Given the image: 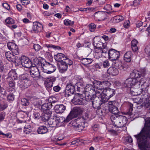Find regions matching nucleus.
Returning <instances> with one entry per match:
<instances>
[{"label":"nucleus","mask_w":150,"mask_h":150,"mask_svg":"<svg viewBox=\"0 0 150 150\" xmlns=\"http://www.w3.org/2000/svg\"><path fill=\"white\" fill-rule=\"evenodd\" d=\"M73 102L75 105H83L86 104L85 100L79 95H76L73 100Z\"/></svg>","instance_id":"nucleus-14"},{"label":"nucleus","mask_w":150,"mask_h":150,"mask_svg":"<svg viewBox=\"0 0 150 150\" xmlns=\"http://www.w3.org/2000/svg\"><path fill=\"white\" fill-rule=\"evenodd\" d=\"M56 77L54 76L49 77L46 79V81L50 82L51 83H53L56 81Z\"/></svg>","instance_id":"nucleus-50"},{"label":"nucleus","mask_w":150,"mask_h":150,"mask_svg":"<svg viewBox=\"0 0 150 150\" xmlns=\"http://www.w3.org/2000/svg\"><path fill=\"white\" fill-rule=\"evenodd\" d=\"M66 57L65 55L61 53H58L57 55L54 56L56 61L61 62L64 61Z\"/></svg>","instance_id":"nucleus-24"},{"label":"nucleus","mask_w":150,"mask_h":150,"mask_svg":"<svg viewBox=\"0 0 150 150\" xmlns=\"http://www.w3.org/2000/svg\"><path fill=\"white\" fill-rule=\"evenodd\" d=\"M103 91H102L101 93V94L100 96L99 97L98 99H99V101L96 103V106L97 108H97V113L100 115H103V106H101L103 103V95L102 93Z\"/></svg>","instance_id":"nucleus-10"},{"label":"nucleus","mask_w":150,"mask_h":150,"mask_svg":"<svg viewBox=\"0 0 150 150\" xmlns=\"http://www.w3.org/2000/svg\"><path fill=\"white\" fill-rule=\"evenodd\" d=\"M70 123L71 126L74 127L76 128H79L80 129H81V128H82L81 126H80V124L78 123L77 121L76 120L72 121Z\"/></svg>","instance_id":"nucleus-37"},{"label":"nucleus","mask_w":150,"mask_h":150,"mask_svg":"<svg viewBox=\"0 0 150 150\" xmlns=\"http://www.w3.org/2000/svg\"><path fill=\"white\" fill-rule=\"evenodd\" d=\"M110 75L115 76L117 75L119 71L116 67H110L108 70H105Z\"/></svg>","instance_id":"nucleus-22"},{"label":"nucleus","mask_w":150,"mask_h":150,"mask_svg":"<svg viewBox=\"0 0 150 150\" xmlns=\"http://www.w3.org/2000/svg\"><path fill=\"white\" fill-rule=\"evenodd\" d=\"M133 105L132 104H130L129 105V111L127 112V114L129 115H132V111L133 110Z\"/></svg>","instance_id":"nucleus-62"},{"label":"nucleus","mask_w":150,"mask_h":150,"mask_svg":"<svg viewBox=\"0 0 150 150\" xmlns=\"http://www.w3.org/2000/svg\"><path fill=\"white\" fill-rule=\"evenodd\" d=\"M146 74V70L145 69L134 70L131 73L130 77L137 79L142 77H144Z\"/></svg>","instance_id":"nucleus-6"},{"label":"nucleus","mask_w":150,"mask_h":150,"mask_svg":"<svg viewBox=\"0 0 150 150\" xmlns=\"http://www.w3.org/2000/svg\"><path fill=\"white\" fill-rule=\"evenodd\" d=\"M82 64L84 65H86L91 64L92 62L91 59L88 58H84L82 59Z\"/></svg>","instance_id":"nucleus-39"},{"label":"nucleus","mask_w":150,"mask_h":150,"mask_svg":"<svg viewBox=\"0 0 150 150\" xmlns=\"http://www.w3.org/2000/svg\"><path fill=\"white\" fill-rule=\"evenodd\" d=\"M21 62V65L24 67L29 68L33 64H32L30 59L28 57L25 56L21 57V59H19Z\"/></svg>","instance_id":"nucleus-11"},{"label":"nucleus","mask_w":150,"mask_h":150,"mask_svg":"<svg viewBox=\"0 0 150 150\" xmlns=\"http://www.w3.org/2000/svg\"><path fill=\"white\" fill-rule=\"evenodd\" d=\"M33 48L36 51H39L41 49V46L38 44H34L33 45Z\"/></svg>","instance_id":"nucleus-53"},{"label":"nucleus","mask_w":150,"mask_h":150,"mask_svg":"<svg viewBox=\"0 0 150 150\" xmlns=\"http://www.w3.org/2000/svg\"><path fill=\"white\" fill-rule=\"evenodd\" d=\"M74 23V22L68 19H66L64 21V23L66 25H72Z\"/></svg>","instance_id":"nucleus-51"},{"label":"nucleus","mask_w":150,"mask_h":150,"mask_svg":"<svg viewBox=\"0 0 150 150\" xmlns=\"http://www.w3.org/2000/svg\"><path fill=\"white\" fill-rule=\"evenodd\" d=\"M82 141L83 140L82 139H77L76 140L73 141L71 142V144L72 145L76 144L77 145L78 144H80V142H82Z\"/></svg>","instance_id":"nucleus-58"},{"label":"nucleus","mask_w":150,"mask_h":150,"mask_svg":"<svg viewBox=\"0 0 150 150\" xmlns=\"http://www.w3.org/2000/svg\"><path fill=\"white\" fill-rule=\"evenodd\" d=\"M103 13V11H98L96 12L94 14V16L96 18L95 19L96 20L98 21H103V19L101 18L102 16Z\"/></svg>","instance_id":"nucleus-31"},{"label":"nucleus","mask_w":150,"mask_h":150,"mask_svg":"<svg viewBox=\"0 0 150 150\" xmlns=\"http://www.w3.org/2000/svg\"><path fill=\"white\" fill-rule=\"evenodd\" d=\"M104 9L108 11V12L104 11V13L105 14H106L105 13L109 14V12L112 10L111 6L110 4H107L104 7Z\"/></svg>","instance_id":"nucleus-47"},{"label":"nucleus","mask_w":150,"mask_h":150,"mask_svg":"<svg viewBox=\"0 0 150 150\" xmlns=\"http://www.w3.org/2000/svg\"><path fill=\"white\" fill-rule=\"evenodd\" d=\"M8 49L12 51L15 54L17 55L19 53V51L18 46L15 43L9 42L7 44Z\"/></svg>","instance_id":"nucleus-13"},{"label":"nucleus","mask_w":150,"mask_h":150,"mask_svg":"<svg viewBox=\"0 0 150 150\" xmlns=\"http://www.w3.org/2000/svg\"><path fill=\"white\" fill-rule=\"evenodd\" d=\"M43 26L42 25L37 22H35L33 23L32 27L33 31L35 33H37L40 32L42 29Z\"/></svg>","instance_id":"nucleus-16"},{"label":"nucleus","mask_w":150,"mask_h":150,"mask_svg":"<svg viewBox=\"0 0 150 150\" xmlns=\"http://www.w3.org/2000/svg\"><path fill=\"white\" fill-rule=\"evenodd\" d=\"M84 89L86 92L89 93L91 95L96 96V93L95 91V88L92 85L88 84L85 88Z\"/></svg>","instance_id":"nucleus-17"},{"label":"nucleus","mask_w":150,"mask_h":150,"mask_svg":"<svg viewBox=\"0 0 150 150\" xmlns=\"http://www.w3.org/2000/svg\"><path fill=\"white\" fill-rule=\"evenodd\" d=\"M5 57L8 60L11 62H16V57L11 53L10 52H6Z\"/></svg>","instance_id":"nucleus-21"},{"label":"nucleus","mask_w":150,"mask_h":150,"mask_svg":"<svg viewBox=\"0 0 150 150\" xmlns=\"http://www.w3.org/2000/svg\"><path fill=\"white\" fill-rule=\"evenodd\" d=\"M76 120H77L78 123L80 124V126H81L82 127L81 128V130H82L85 127L84 125L86 122L89 120V114L87 113H85L82 117L78 118Z\"/></svg>","instance_id":"nucleus-9"},{"label":"nucleus","mask_w":150,"mask_h":150,"mask_svg":"<svg viewBox=\"0 0 150 150\" xmlns=\"http://www.w3.org/2000/svg\"><path fill=\"white\" fill-rule=\"evenodd\" d=\"M145 120L144 127L140 133L134 135L140 150H150V117Z\"/></svg>","instance_id":"nucleus-1"},{"label":"nucleus","mask_w":150,"mask_h":150,"mask_svg":"<svg viewBox=\"0 0 150 150\" xmlns=\"http://www.w3.org/2000/svg\"><path fill=\"white\" fill-rule=\"evenodd\" d=\"M132 57V54L130 51L126 52L124 55V59L126 62H129L131 61Z\"/></svg>","instance_id":"nucleus-27"},{"label":"nucleus","mask_w":150,"mask_h":150,"mask_svg":"<svg viewBox=\"0 0 150 150\" xmlns=\"http://www.w3.org/2000/svg\"><path fill=\"white\" fill-rule=\"evenodd\" d=\"M48 66H47V67L48 68L49 74H51L55 71L56 67L53 65L48 63Z\"/></svg>","instance_id":"nucleus-38"},{"label":"nucleus","mask_w":150,"mask_h":150,"mask_svg":"<svg viewBox=\"0 0 150 150\" xmlns=\"http://www.w3.org/2000/svg\"><path fill=\"white\" fill-rule=\"evenodd\" d=\"M29 100L23 98L21 100V103L24 106H28L29 104Z\"/></svg>","instance_id":"nucleus-44"},{"label":"nucleus","mask_w":150,"mask_h":150,"mask_svg":"<svg viewBox=\"0 0 150 150\" xmlns=\"http://www.w3.org/2000/svg\"><path fill=\"white\" fill-rule=\"evenodd\" d=\"M49 104H50V103H45L43 104L41 107V110L43 112L50 111L49 110L50 109L51 107Z\"/></svg>","instance_id":"nucleus-28"},{"label":"nucleus","mask_w":150,"mask_h":150,"mask_svg":"<svg viewBox=\"0 0 150 150\" xmlns=\"http://www.w3.org/2000/svg\"><path fill=\"white\" fill-rule=\"evenodd\" d=\"M33 117L36 119H39L40 118L41 116L40 114L37 112H35L34 113L33 115Z\"/></svg>","instance_id":"nucleus-60"},{"label":"nucleus","mask_w":150,"mask_h":150,"mask_svg":"<svg viewBox=\"0 0 150 150\" xmlns=\"http://www.w3.org/2000/svg\"><path fill=\"white\" fill-rule=\"evenodd\" d=\"M55 112L57 113L63 112L66 109V106L62 104L56 105L54 107Z\"/></svg>","instance_id":"nucleus-23"},{"label":"nucleus","mask_w":150,"mask_h":150,"mask_svg":"<svg viewBox=\"0 0 150 150\" xmlns=\"http://www.w3.org/2000/svg\"><path fill=\"white\" fill-rule=\"evenodd\" d=\"M8 107V104L6 103H4L2 104H0V109L3 110L6 108Z\"/></svg>","instance_id":"nucleus-61"},{"label":"nucleus","mask_w":150,"mask_h":150,"mask_svg":"<svg viewBox=\"0 0 150 150\" xmlns=\"http://www.w3.org/2000/svg\"><path fill=\"white\" fill-rule=\"evenodd\" d=\"M35 64H33L30 68V74L31 76L34 78L38 79L40 78V73L37 67Z\"/></svg>","instance_id":"nucleus-7"},{"label":"nucleus","mask_w":150,"mask_h":150,"mask_svg":"<svg viewBox=\"0 0 150 150\" xmlns=\"http://www.w3.org/2000/svg\"><path fill=\"white\" fill-rule=\"evenodd\" d=\"M82 112V110L79 107H75L73 108L65 120L67 122H69L73 118L76 117L79 115Z\"/></svg>","instance_id":"nucleus-5"},{"label":"nucleus","mask_w":150,"mask_h":150,"mask_svg":"<svg viewBox=\"0 0 150 150\" xmlns=\"http://www.w3.org/2000/svg\"><path fill=\"white\" fill-rule=\"evenodd\" d=\"M76 85L77 86V87L79 89L84 88L85 86L83 83L81 82H78L76 84Z\"/></svg>","instance_id":"nucleus-54"},{"label":"nucleus","mask_w":150,"mask_h":150,"mask_svg":"<svg viewBox=\"0 0 150 150\" xmlns=\"http://www.w3.org/2000/svg\"><path fill=\"white\" fill-rule=\"evenodd\" d=\"M51 114V111L43 112L42 115V120L44 121H48L50 118Z\"/></svg>","instance_id":"nucleus-25"},{"label":"nucleus","mask_w":150,"mask_h":150,"mask_svg":"<svg viewBox=\"0 0 150 150\" xmlns=\"http://www.w3.org/2000/svg\"><path fill=\"white\" fill-rule=\"evenodd\" d=\"M104 92L105 93H104V102L108 100L115 94L114 90L111 88L104 89Z\"/></svg>","instance_id":"nucleus-12"},{"label":"nucleus","mask_w":150,"mask_h":150,"mask_svg":"<svg viewBox=\"0 0 150 150\" xmlns=\"http://www.w3.org/2000/svg\"><path fill=\"white\" fill-rule=\"evenodd\" d=\"M14 95L13 93L9 94L7 96V99L9 102H11L13 101L14 100Z\"/></svg>","instance_id":"nucleus-49"},{"label":"nucleus","mask_w":150,"mask_h":150,"mask_svg":"<svg viewBox=\"0 0 150 150\" xmlns=\"http://www.w3.org/2000/svg\"><path fill=\"white\" fill-rule=\"evenodd\" d=\"M41 64V69L42 71L44 73L49 74L48 72V68L47 67L48 66V63H47L46 64H43L42 63Z\"/></svg>","instance_id":"nucleus-36"},{"label":"nucleus","mask_w":150,"mask_h":150,"mask_svg":"<svg viewBox=\"0 0 150 150\" xmlns=\"http://www.w3.org/2000/svg\"><path fill=\"white\" fill-rule=\"evenodd\" d=\"M142 79L138 80L137 79L130 77L127 79L125 81V84L126 86L131 87L134 86L135 87H139L141 84Z\"/></svg>","instance_id":"nucleus-4"},{"label":"nucleus","mask_w":150,"mask_h":150,"mask_svg":"<svg viewBox=\"0 0 150 150\" xmlns=\"http://www.w3.org/2000/svg\"><path fill=\"white\" fill-rule=\"evenodd\" d=\"M28 75L27 74H24L21 76L20 77L21 80L20 81H23L25 80L28 79Z\"/></svg>","instance_id":"nucleus-59"},{"label":"nucleus","mask_w":150,"mask_h":150,"mask_svg":"<svg viewBox=\"0 0 150 150\" xmlns=\"http://www.w3.org/2000/svg\"><path fill=\"white\" fill-rule=\"evenodd\" d=\"M104 40H105L106 42L105 43H104V47L106 48H108L107 46V43L109 41V38L107 36L104 35Z\"/></svg>","instance_id":"nucleus-57"},{"label":"nucleus","mask_w":150,"mask_h":150,"mask_svg":"<svg viewBox=\"0 0 150 150\" xmlns=\"http://www.w3.org/2000/svg\"><path fill=\"white\" fill-rule=\"evenodd\" d=\"M111 121L115 126L121 127L126 125L127 123V119L126 117L123 116L117 117L115 115H112L110 117Z\"/></svg>","instance_id":"nucleus-2"},{"label":"nucleus","mask_w":150,"mask_h":150,"mask_svg":"<svg viewBox=\"0 0 150 150\" xmlns=\"http://www.w3.org/2000/svg\"><path fill=\"white\" fill-rule=\"evenodd\" d=\"M144 88H141L135 87H134V89L133 90H131V93L132 95L134 96H137L140 95L141 93L144 96V94H145L143 92V90Z\"/></svg>","instance_id":"nucleus-18"},{"label":"nucleus","mask_w":150,"mask_h":150,"mask_svg":"<svg viewBox=\"0 0 150 150\" xmlns=\"http://www.w3.org/2000/svg\"><path fill=\"white\" fill-rule=\"evenodd\" d=\"M114 101H110L109 103V110L110 112L114 114L113 115H116L119 113V110L118 108L112 105V103Z\"/></svg>","instance_id":"nucleus-19"},{"label":"nucleus","mask_w":150,"mask_h":150,"mask_svg":"<svg viewBox=\"0 0 150 150\" xmlns=\"http://www.w3.org/2000/svg\"><path fill=\"white\" fill-rule=\"evenodd\" d=\"M104 53L105 54L104 57L108 58L111 60H115L118 59L120 55V52L113 49L109 50L108 48H105L104 47Z\"/></svg>","instance_id":"nucleus-3"},{"label":"nucleus","mask_w":150,"mask_h":150,"mask_svg":"<svg viewBox=\"0 0 150 150\" xmlns=\"http://www.w3.org/2000/svg\"><path fill=\"white\" fill-rule=\"evenodd\" d=\"M63 62H65L67 65H72L73 63L72 61L70 59L67 58L66 57Z\"/></svg>","instance_id":"nucleus-52"},{"label":"nucleus","mask_w":150,"mask_h":150,"mask_svg":"<svg viewBox=\"0 0 150 150\" xmlns=\"http://www.w3.org/2000/svg\"><path fill=\"white\" fill-rule=\"evenodd\" d=\"M74 86L71 83H67L65 91V96L66 97H68L73 94L75 91Z\"/></svg>","instance_id":"nucleus-8"},{"label":"nucleus","mask_w":150,"mask_h":150,"mask_svg":"<svg viewBox=\"0 0 150 150\" xmlns=\"http://www.w3.org/2000/svg\"><path fill=\"white\" fill-rule=\"evenodd\" d=\"M48 131L47 128L45 126H41L38 128L37 132L39 134H43L47 133Z\"/></svg>","instance_id":"nucleus-32"},{"label":"nucleus","mask_w":150,"mask_h":150,"mask_svg":"<svg viewBox=\"0 0 150 150\" xmlns=\"http://www.w3.org/2000/svg\"><path fill=\"white\" fill-rule=\"evenodd\" d=\"M47 121L48 124L50 127H55L58 125L54 118H50Z\"/></svg>","instance_id":"nucleus-30"},{"label":"nucleus","mask_w":150,"mask_h":150,"mask_svg":"<svg viewBox=\"0 0 150 150\" xmlns=\"http://www.w3.org/2000/svg\"><path fill=\"white\" fill-rule=\"evenodd\" d=\"M5 22L7 24H12L14 23V20L11 18L8 17L5 20Z\"/></svg>","instance_id":"nucleus-48"},{"label":"nucleus","mask_w":150,"mask_h":150,"mask_svg":"<svg viewBox=\"0 0 150 150\" xmlns=\"http://www.w3.org/2000/svg\"><path fill=\"white\" fill-rule=\"evenodd\" d=\"M32 132V129L30 125L25 126L24 129V132L26 134H29Z\"/></svg>","instance_id":"nucleus-43"},{"label":"nucleus","mask_w":150,"mask_h":150,"mask_svg":"<svg viewBox=\"0 0 150 150\" xmlns=\"http://www.w3.org/2000/svg\"><path fill=\"white\" fill-rule=\"evenodd\" d=\"M110 83L108 81H104V88L105 89L108 88V87L110 85Z\"/></svg>","instance_id":"nucleus-55"},{"label":"nucleus","mask_w":150,"mask_h":150,"mask_svg":"<svg viewBox=\"0 0 150 150\" xmlns=\"http://www.w3.org/2000/svg\"><path fill=\"white\" fill-rule=\"evenodd\" d=\"M123 138L125 142H127L129 143H132L133 142L131 137L128 135H125L123 137Z\"/></svg>","instance_id":"nucleus-45"},{"label":"nucleus","mask_w":150,"mask_h":150,"mask_svg":"<svg viewBox=\"0 0 150 150\" xmlns=\"http://www.w3.org/2000/svg\"><path fill=\"white\" fill-rule=\"evenodd\" d=\"M54 118L56 121L57 122V123L58 125H59V123H61L64 121L65 122H66L65 121L66 119L64 120L63 117H60L57 115H56L54 117Z\"/></svg>","instance_id":"nucleus-35"},{"label":"nucleus","mask_w":150,"mask_h":150,"mask_svg":"<svg viewBox=\"0 0 150 150\" xmlns=\"http://www.w3.org/2000/svg\"><path fill=\"white\" fill-rule=\"evenodd\" d=\"M99 97H97L96 96H94L93 95H91L87 97L88 99V100H87L86 98H85V99L84 100L86 101H86L88 102H91L93 107V108H96L97 107L96 106V104L98 102H97L96 101L97 99Z\"/></svg>","instance_id":"nucleus-20"},{"label":"nucleus","mask_w":150,"mask_h":150,"mask_svg":"<svg viewBox=\"0 0 150 150\" xmlns=\"http://www.w3.org/2000/svg\"><path fill=\"white\" fill-rule=\"evenodd\" d=\"M67 68L68 65L65 62H61V64L59 67V71L61 73H64L67 70Z\"/></svg>","instance_id":"nucleus-29"},{"label":"nucleus","mask_w":150,"mask_h":150,"mask_svg":"<svg viewBox=\"0 0 150 150\" xmlns=\"http://www.w3.org/2000/svg\"><path fill=\"white\" fill-rule=\"evenodd\" d=\"M30 81L28 79L23 81H19L18 82V85L22 89H25L30 86Z\"/></svg>","instance_id":"nucleus-15"},{"label":"nucleus","mask_w":150,"mask_h":150,"mask_svg":"<svg viewBox=\"0 0 150 150\" xmlns=\"http://www.w3.org/2000/svg\"><path fill=\"white\" fill-rule=\"evenodd\" d=\"M149 86V85L147 83L145 82L143 84H141V88H144L143 90V92L145 94H144V96L146 95V96H147L148 93H147L148 91V87Z\"/></svg>","instance_id":"nucleus-34"},{"label":"nucleus","mask_w":150,"mask_h":150,"mask_svg":"<svg viewBox=\"0 0 150 150\" xmlns=\"http://www.w3.org/2000/svg\"><path fill=\"white\" fill-rule=\"evenodd\" d=\"M145 52L150 56V45L147 46L145 49Z\"/></svg>","instance_id":"nucleus-64"},{"label":"nucleus","mask_w":150,"mask_h":150,"mask_svg":"<svg viewBox=\"0 0 150 150\" xmlns=\"http://www.w3.org/2000/svg\"><path fill=\"white\" fill-rule=\"evenodd\" d=\"M124 18L122 16H117L115 17V20L116 23H118L124 20Z\"/></svg>","instance_id":"nucleus-46"},{"label":"nucleus","mask_w":150,"mask_h":150,"mask_svg":"<svg viewBox=\"0 0 150 150\" xmlns=\"http://www.w3.org/2000/svg\"><path fill=\"white\" fill-rule=\"evenodd\" d=\"M45 83L46 86L48 88H51L52 86L53 85V83H51L46 81L45 82Z\"/></svg>","instance_id":"nucleus-63"},{"label":"nucleus","mask_w":150,"mask_h":150,"mask_svg":"<svg viewBox=\"0 0 150 150\" xmlns=\"http://www.w3.org/2000/svg\"><path fill=\"white\" fill-rule=\"evenodd\" d=\"M8 76L9 77L11 78L12 80H15L17 79V74L14 70L10 71L8 74Z\"/></svg>","instance_id":"nucleus-33"},{"label":"nucleus","mask_w":150,"mask_h":150,"mask_svg":"<svg viewBox=\"0 0 150 150\" xmlns=\"http://www.w3.org/2000/svg\"><path fill=\"white\" fill-rule=\"evenodd\" d=\"M144 96L145 99L144 102L143 103V105L146 108L150 107V95L148 94L147 96H146L145 95Z\"/></svg>","instance_id":"nucleus-26"},{"label":"nucleus","mask_w":150,"mask_h":150,"mask_svg":"<svg viewBox=\"0 0 150 150\" xmlns=\"http://www.w3.org/2000/svg\"><path fill=\"white\" fill-rule=\"evenodd\" d=\"M9 91L13 92L15 91V83L13 81H10L9 83Z\"/></svg>","instance_id":"nucleus-40"},{"label":"nucleus","mask_w":150,"mask_h":150,"mask_svg":"<svg viewBox=\"0 0 150 150\" xmlns=\"http://www.w3.org/2000/svg\"><path fill=\"white\" fill-rule=\"evenodd\" d=\"M103 52V50L102 48H101L96 50V52L95 53V55L96 57V58L98 59L102 57Z\"/></svg>","instance_id":"nucleus-41"},{"label":"nucleus","mask_w":150,"mask_h":150,"mask_svg":"<svg viewBox=\"0 0 150 150\" xmlns=\"http://www.w3.org/2000/svg\"><path fill=\"white\" fill-rule=\"evenodd\" d=\"M96 25L93 23L89 25V28L91 32H93L96 28Z\"/></svg>","instance_id":"nucleus-56"},{"label":"nucleus","mask_w":150,"mask_h":150,"mask_svg":"<svg viewBox=\"0 0 150 150\" xmlns=\"http://www.w3.org/2000/svg\"><path fill=\"white\" fill-rule=\"evenodd\" d=\"M45 47H47L48 48H52L55 49H60L61 47L59 46H55L52 44H45L44 45V47L42 48V49Z\"/></svg>","instance_id":"nucleus-42"}]
</instances>
